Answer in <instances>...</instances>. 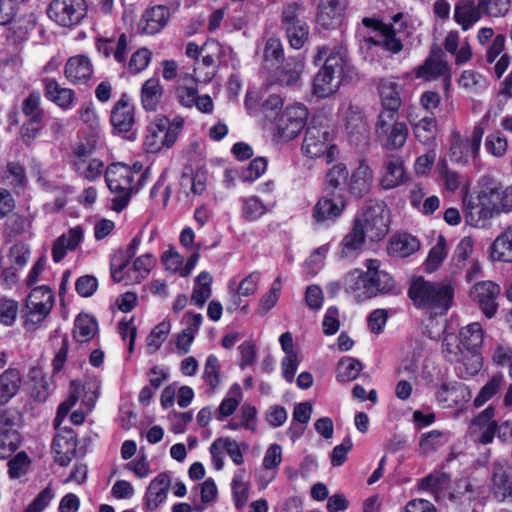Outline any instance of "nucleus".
Wrapping results in <instances>:
<instances>
[{
    "instance_id": "1",
    "label": "nucleus",
    "mask_w": 512,
    "mask_h": 512,
    "mask_svg": "<svg viewBox=\"0 0 512 512\" xmlns=\"http://www.w3.org/2000/svg\"><path fill=\"white\" fill-rule=\"evenodd\" d=\"M365 267L366 272L350 274L345 278V292L356 303L398 293L396 281L387 271L381 269V262L378 259L366 260Z\"/></svg>"
},
{
    "instance_id": "2",
    "label": "nucleus",
    "mask_w": 512,
    "mask_h": 512,
    "mask_svg": "<svg viewBox=\"0 0 512 512\" xmlns=\"http://www.w3.org/2000/svg\"><path fill=\"white\" fill-rule=\"evenodd\" d=\"M408 295L416 307L443 314L451 306L454 288L448 283L430 282L417 277L411 282Z\"/></svg>"
},
{
    "instance_id": "3",
    "label": "nucleus",
    "mask_w": 512,
    "mask_h": 512,
    "mask_svg": "<svg viewBox=\"0 0 512 512\" xmlns=\"http://www.w3.org/2000/svg\"><path fill=\"white\" fill-rule=\"evenodd\" d=\"M325 59L322 69L313 80V93L319 98H325L334 94L342 81L348 62L344 55L332 52L328 47L318 49L314 62Z\"/></svg>"
},
{
    "instance_id": "4",
    "label": "nucleus",
    "mask_w": 512,
    "mask_h": 512,
    "mask_svg": "<svg viewBox=\"0 0 512 512\" xmlns=\"http://www.w3.org/2000/svg\"><path fill=\"white\" fill-rule=\"evenodd\" d=\"M330 121L322 115L314 116L307 126L302 151L310 158L324 157L327 163L335 158V146L330 144L332 136Z\"/></svg>"
},
{
    "instance_id": "5",
    "label": "nucleus",
    "mask_w": 512,
    "mask_h": 512,
    "mask_svg": "<svg viewBox=\"0 0 512 512\" xmlns=\"http://www.w3.org/2000/svg\"><path fill=\"white\" fill-rule=\"evenodd\" d=\"M354 220L371 242L381 241L389 231L390 213L382 201H369Z\"/></svg>"
},
{
    "instance_id": "6",
    "label": "nucleus",
    "mask_w": 512,
    "mask_h": 512,
    "mask_svg": "<svg viewBox=\"0 0 512 512\" xmlns=\"http://www.w3.org/2000/svg\"><path fill=\"white\" fill-rule=\"evenodd\" d=\"M54 306V293L48 286L34 288L28 295L23 310L24 328L34 331L40 327Z\"/></svg>"
},
{
    "instance_id": "7",
    "label": "nucleus",
    "mask_w": 512,
    "mask_h": 512,
    "mask_svg": "<svg viewBox=\"0 0 512 512\" xmlns=\"http://www.w3.org/2000/svg\"><path fill=\"white\" fill-rule=\"evenodd\" d=\"M183 127L182 119L170 122L164 115H158L148 127L145 146L148 152L155 153L163 147L170 148L176 141Z\"/></svg>"
},
{
    "instance_id": "8",
    "label": "nucleus",
    "mask_w": 512,
    "mask_h": 512,
    "mask_svg": "<svg viewBox=\"0 0 512 512\" xmlns=\"http://www.w3.org/2000/svg\"><path fill=\"white\" fill-rule=\"evenodd\" d=\"M134 173L128 165L114 163L108 166L105 179L110 191L117 196L113 199L114 209L121 211L130 200Z\"/></svg>"
},
{
    "instance_id": "9",
    "label": "nucleus",
    "mask_w": 512,
    "mask_h": 512,
    "mask_svg": "<svg viewBox=\"0 0 512 512\" xmlns=\"http://www.w3.org/2000/svg\"><path fill=\"white\" fill-rule=\"evenodd\" d=\"M458 341L467 353L465 371L461 372L462 377L474 376L482 367V357L479 349L483 343V330L478 322H473L459 332Z\"/></svg>"
},
{
    "instance_id": "10",
    "label": "nucleus",
    "mask_w": 512,
    "mask_h": 512,
    "mask_svg": "<svg viewBox=\"0 0 512 512\" xmlns=\"http://www.w3.org/2000/svg\"><path fill=\"white\" fill-rule=\"evenodd\" d=\"M485 129L486 121L483 120L474 126L469 139L463 138L459 131H453L450 140V160L455 163L464 164L470 156L477 157Z\"/></svg>"
},
{
    "instance_id": "11",
    "label": "nucleus",
    "mask_w": 512,
    "mask_h": 512,
    "mask_svg": "<svg viewBox=\"0 0 512 512\" xmlns=\"http://www.w3.org/2000/svg\"><path fill=\"white\" fill-rule=\"evenodd\" d=\"M47 14L59 26L72 27L86 16L87 4L85 0H52Z\"/></svg>"
},
{
    "instance_id": "12",
    "label": "nucleus",
    "mask_w": 512,
    "mask_h": 512,
    "mask_svg": "<svg viewBox=\"0 0 512 512\" xmlns=\"http://www.w3.org/2000/svg\"><path fill=\"white\" fill-rule=\"evenodd\" d=\"M307 117L308 110L303 104L286 107L275 120L277 136L284 141L294 139L303 129Z\"/></svg>"
},
{
    "instance_id": "13",
    "label": "nucleus",
    "mask_w": 512,
    "mask_h": 512,
    "mask_svg": "<svg viewBox=\"0 0 512 512\" xmlns=\"http://www.w3.org/2000/svg\"><path fill=\"white\" fill-rule=\"evenodd\" d=\"M347 204V196L323 192L312 209V218L318 225L329 226L341 217Z\"/></svg>"
},
{
    "instance_id": "14",
    "label": "nucleus",
    "mask_w": 512,
    "mask_h": 512,
    "mask_svg": "<svg viewBox=\"0 0 512 512\" xmlns=\"http://www.w3.org/2000/svg\"><path fill=\"white\" fill-rule=\"evenodd\" d=\"M110 122L117 133L127 134L129 140L135 139V107L126 93L115 102L111 110Z\"/></svg>"
},
{
    "instance_id": "15",
    "label": "nucleus",
    "mask_w": 512,
    "mask_h": 512,
    "mask_svg": "<svg viewBox=\"0 0 512 512\" xmlns=\"http://www.w3.org/2000/svg\"><path fill=\"white\" fill-rule=\"evenodd\" d=\"M499 294V285L492 281H480L472 287L470 298L478 304L486 317L492 318L498 308L496 300Z\"/></svg>"
},
{
    "instance_id": "16",
    "label": "nucleus",
    "mask_w": 512,
    "mask_h": 512,
    "mask_svg": "<svg viewBox=\"0 0 512 512\" xmlns=\"http://www.w3.org/2000/svg\"><path fill=\"white\" fill-rule=\"evenodd\" d=\"M420 487L430 492L436 501L449 499L455 501L457 496L452 489L451 477L448 473L435 471L421 479Z\"/></svg>"
},
{
    "instance_id": "17",
    "label": "nucleus",
    "mask_w": 512,
    "mask_h": 512,
    "mask_svg": "<svg viewBox=\"0 0 512 512\" xmlns=\"http://www.w3.org/2000/svg\"><path fill=\"white\" fill-rule=\"evenodd\" d=\"M380 184L388 190L401 185L405 181L403 159L398 155H387L380 169Z\"/></svg>"
},
{
    "instance_id": "18",
    "label": "nucleus",
    "mask_w": 512,
    "mask_h": 512,
    "mask_svg": "<svg viewBox=\"0 0 512 512\" xmlns=\"http://www.w3.org/2000/svg\"><path fill=\"white\" fill-rule=\"evenodd\" d=\"M436 398L444 407L453 408L468 402L471 398V392L468 386L462 382H445L439 387Z\"/></svg>"
},
{
    "instance_id": "19",
    "label": "nucleus",
    "mask_w": 512,
    "mask_h": 512,
    "mask_svg": "<svg viewBox=\"0 0 512 512\" xmlns=\"http://www.w3.org/2000/svg\"><path fill=\"white\" fill-rule=\"evenodd\" d=\"M344 6L339 0H320L316 22L323 29H336L342 24Z\"/></svg>"
},
{
    "instance_id": "20",
    "label": "nucleus",
    "mask_w": 512,
    "mask_h": 512,
    "mask_svg": "<svg viewBox=\"0 0 512 512\" xmlns=\"http://www.w3.org/2000/svg\"><path fill=\"white\" fill-rule=\"evenodd\" d=\"M454 20L467 31L483 17L482 8L478 0H458L454 6Z\"/></svg>"
},
{
    "instance_id": "21",
    "label": "nucleus",
    "mask_w": 512,
    "mask_h": 512,
    "mask_svg": "<svg viewBox=\"0 0 512 512\" xmlns=\"http://www.w3.org/2000/svg\"><path fill=\"white\" fill-rule=\"evenodd\" d=\"M493 493L504 501L512 498V468L507 463L495 462L492 465Z\"/></svg>"
},
{
    "instance_id": "22",
    "label": "nucleus",
    "mask_w": 512,
    "mask_h": 512,
    "mask_svg": "<svg viewBox=\"0 0 512 512\" xmlns=\"http://www.w3.org/2000/svg\"><path fill=\"white\" fill-rule=\"evenodd\" d=\"M92 73L91 61L85 55L70 57L65 64V77L72 84L86 83L91 78Z\"/></svg>"
},
{
    "instance_id": "23",
    "label": "nucleus",
    "mask_w": 512,
    "mask_h": 512,
    "mask_svg": "<svg viewBox=\"0 0 512 512\" xmlns=\"http://www.w3.org/2000/svg\"><path fill=\"white\" fill-rule=\"evenodd\" d=\"M494 409L488 407L475 417L470 424L473 433L478 434V441L484 445L493 441L497 434V423L493 420Z\"/></svg>"
},
{
    "instance_id": "24",
    "label": "nucleus",
    "mask_w": 512,
    "mask_h": 512,
    "mask_svg": "<svg viewBox=\"0 0 512 512\" xmlns=\"http://www.w3.org/2000/svg\"><path fill=\"white\" fill-rule=\"evenodd\" d=\"M505 43L506 38L503 34L496 35L488 47L484 57L486 64H492L500 56L494 66V73L498 79L506 72L511 62L510 56L507 53H503Z\"/></svg>"
},
{
    "instance_id": "25",
    "label": "nucleus",
    "mask_w": 512,
    "mask_h": 512,
    "mask_svg": "<svg viewBox=\"0 0 512 512\" xmlns=\"http://www.w3.org/2000/svg\"><path fill=\"white\" fill-rule=\"evenodd\" d=\"M496 214V211L489 200L484 198V189L479 195V202L476 204L470 203L467 206L465 215L466 223L473 227H484L486 221L491 219Z\"/></svg>"
},
{
    "instance_id": "26",
    "label": "nucleus",
    "mask_w": 512,
    "mask_h": 512,
    "mask_svg": "<svg viewBox=\"0 0 512 512\" xmlns=\"http://www.w3.org/2000/svg\"><path fill=\"white\" fill-rule=\"evenodd\" d=\"M171 479L167 473L158 474L149 484L145 493V503L148 509L154 510L167 498Z\"/></svg>"
},
{
    "instance_id": "27",
    "label": "nucleus",
    "mask_w": 512,
    "mask_h": 512,
    "mask_svg": "<svg viewBox=\"0 0 512 512\" xmlns=\"http://www.w3.org/2000/svg\"><path fill=\"white\" fill-rule=\"evenodd\" d=\"M83 241V229L80 226L71 228L66 234L59 236L52 247V258L54 262H60L67 251L75 250Z\"/></svg>"
},
{
    "instance_id": "28",
    "label": "nucleus",
    "mask_w": 512,
    "mask_h": 512,
    "mask_svg": "<svg viewBox=\"0 0 512 512\" xmlns=\"http://www.w3.org/2000/svg\"><path fill=\"white\" fill-rule=\"evenodd\" d=\"M484 198L490 201L496 214L512 210V186L503 187L492 182L484 188Z\"/></svg>"
},
{
    "instance_id": "29",
    "label": "nucleus",
    "mask_w": 512,
    "mask_h": 512,
    "mask_svg": "<svg viewBox=\"0 0 512 512\" xmlns=\"http://www.w3.org/2000/svg\"><path fill=\"white\" fill-rule=\"evenodd\" d=\"M372 180V169L365 162H360L352 175L348 176L347 186L349 192L357 197L364 196L369 192Z\"/></svg>"
},
{
    "instance_id": "30",
    "label": "nucleus",
    "mask_w": 512,
    "mask_h": 512,
    "mask_svg": "<svg viewBox=\"0 0 512 512\" xmlns=\"http://www.w3.org/2000/svg\"><path fill=\"white\" fill-rule=\"evenodd\" d=\"M43 85L48 100L65 110L73 106L75 94L72 89L61 87L53 78L43 79Z\"/></svg>"
},
{
    "instance_id": "31",
    "label": "nucleus",
    "mask_w": 512,
    "mask_h": 512,
    "mask_svg": "<svg viewBox=\"0 0 512 512\" xmlns=\"http://www.w3.org/2000/svg\"><path fill=\"white\" fill-rule=\"evenodd\" d=\"M169 9L165 6H155L145 11L140 22L139 29L145 34L159 32L167 23Z\"/></svg>"
},
{
    "instance_id": "32",
    "label": "nucleus",
    "mask_w": 512,
    "mask_h": 512,
    "mask_svg": "<svg viewBox=\"0 0 512 512\" xmlns=\"http://www.w3.org/2000/svg\"><path fill=\"white\" fill-rule=\"evenodd\" d=\"M304 70V61L300 57H288L276 70V80L281 85H295Z\"/></svg>"
},
{
    "instance_id": "33",
    "label": "nucleus",
    "mask_w": 512,
    "mask_h": 512,
    "mask_svg": "<svg viewBox=\"0 0 512 512\" xmlns=\"http://www.w3.org/2000/svg\"><path fill=\"white\" fill-rule=\"evenodd\" d=\"M348 182V169L346 165L338 163L329 169L323 192L337 195H346V186Z\"/></svg>"
},
{
    "instance_id": "34",
    "label": "nucleus",
    "mask_w": 512,
    "mask_h": 512,
    "mask_svg": "<svg viewBox=\"0 0 512 512\" xmlns=\"http://www.w3.org/2000/svg\"><path fill=\"white\" fill-rule=\"evenodd\" d=\"M385 130L383 133L376 134L385 149L398 150L405 145L409 130L404 122L394 123L392 127Z\"/></svg>"
},
{
    "instance_id": "35",
    "label": "nucleus",
    "mask_w": 512,
    "mask_h": 512,
    "mask_svg": "<svg viewBox=\"0 0 512 512\" xmlns=\"http://www.w3.org/2000/svg\"><path fill=\"white\" fill-rule=\"evenodd\" d=\"M412 125L415 137L422 144H431L437 136L438 128L436 118L433 116H424L416 121L411 114L408 116Z\"/></svg>"
},
{
    "instance_id": "36",
    "label": "nucleus",
    "mask_w": 512,
    "mask_h": 512,
    "mask_svg": "<svg viewBox=\"0 0 512 512\" xmlns=\"http://www.w3.org/2000/svg\"><path fill=\"white\" fill-rule=\"evenodd\" d=\"M448 72V66L440 55L431 54L423 64L415 68V77L425 81L435 80Z\"/></svg>"
},
{
    "instance_id": "37",
    "label": "nucleus",
    "mask_w": 512,
    "mask_h": 512,
    "mask_svg": "<svg viewBox=\"0 0 512 512\" xmlns=\"http://www.w3.org/2000/svg\"><path fill=\"white\" fill-rule=\"evenodd\" d=\"M127 36L122 33L118 39L113 38H99L97 40V49L105 57L114 56L118 62L125 61L127 52Z\"/></svg>"
},
{
    "instance_id": "38",
    "label": "nucleus",
    "mask_w": 512,
    "mask_h": 512,
    "mask_svg": "<svg viewBox=\"0 0 512 512\" xmlns=\"http://www.w3.org/2000/svg\"><path fill=\"white\" fill-rule=\"evenodd\" d=\"M163 96V89L157 78L146 80L141 87V104L146 111H156Z\"/></svg>"
},
{
    "instance_id": "39",
    "label": "nucleus",
    "mask_w": 512,
    "mask_h": 512,
    "mask_svg": "<svg viewBox=\"0 0 512 512\" xmlns=\"http://www.w3.org/2000/svg\"><path fill=\"white\" fill-rule=\"evenodd\" d=\"M420 248L419 240L410 234H398L391 238L388 251L391 255L405 258Z\"/></svg>"
},
{
    "instance_id": "40",
    "label": "nucleus",
    "mask_w": 512,
    "mask_h": 512,
    "mask_svg": "<svg viewBox=\"0 0 512 512\" xmlns=\"http://www.w3.org/2000/svg\"><path fill=\"white\" fill-rule=\"evenodd\" d=\"M76 440L73 436L57 435L52 444L55 461L61 466H67L76 453Z\"/></svg>"
},
{
    "instance_id": "41",
    "label": "nucleus",
    "mask_w": 512,
    "mask_h": 512,
    "mask_svg": "<svg viewBox=\"0 0 512 512\" xmlns=\"http://www.w3.org/2000/svg\"><path fill=\"white\" fill-rule=\"evenodd\" d=\"M20 385L21 376L17 369H7L0 375V406L16 395Z\"/></svg>"
},
{
    "instance_id": "42",
    "label": "nucleus",
    "mask_w": 512,
    "mask_h": 512,
    "mask_svg": "<svg viewBox=\"0 0 512 512\" xmlns=\"http://www.w3.org/2000/svg\"><path fill=\"white\" fill-rule=\"evenodd\" d=\"M491 256L494 260L512 262V225L494 240Z\"/></svg>"
},
{
    "instance_id": "43",
    "label": "nucleus",
    "mask_w": 512,
    "mask_h": 512,
    "mask_svg": "<svg viewBox=\"0 0 512 512\" xmlns=\"http://www.w3.org/2000/svg\"><path fill=\"white\" fill-rule=\"evenodd\" d=\"M403 18L404 16L402 13L394 15L393 24L388 26L389 30L383 31L381 34L384 37L383 46L392 53H399L403 48L401 40L396 37V34L401 32L407 26L406 22L403 21Z\"/></svg>"
},
{
    "instance_id": "44",
    "label": "nucleus",
    "mask_w": 512,
    "mask_h": 512,
    "mask_svg": "<svg viewBox=\"0 0 512 512\" xmlns=\"http://www.w3.org/2000/svg\"><path fill=\"white\" fill-rule=\"evenodd\" d=\"M442 354L450 363H458L465 368L467 353L454 334H448L442 342Z\"/></svg>"
},
{
    "instance_id": "45",
    "label": "nucleus",
    "mask_w": 512,
    "mask_h": 512,
    "mask_svg": "<svg viewBox=\"0 0 512 512\" xmlns=\"http://www.w3.org/2000/svg\"><path fill=\"white\" fill-rule=\"evenodd\" d=\"M274 204V201L263 202L257 196L244 198L242 200V215L248 221H255L269 212Z\"/></svg>"
},
{
    "instance_id": "46",
    "label": "nucleus",
    "mask_w": 512,
    "mask_h": 512,
    "mask_svg": "<svg viewBox=\"0 0 512 512\" xmlns=\"http://www.w3.org/2000/svg\"><path fill=\"white\" fill-rule=\"evenodd\" d=\"M198 96L197 80L190 74L181 77L176 88V97L181 105L187 108L193 107V102Z\"/></svg>"
},
{
    "instance_id": "47",
    "label": "nucleus",
    "mask_w": 512,
    "mask_h": 512,
    "mask_svg": "<svg viewBox=\"0 0 512 512\" xmlns=\"http://www.w3.org/2000/svg\"><path fill=\"white\" fill-rule=\"evenodd\" d=\"M155 262L156 259L149 253L135 259L132 267L126 272L127 281L130 283H140L149 275Z\"/></svg>"
},
{
    "instance_id": "48",
    "label": "nucleus",
    "mask_w": 512,
    "mask_h": 512,
    "mask_svg": "<svg viewBox=\"0 0 512 512\" xmlns=\"http://www.w3.org/2000/svg\"><path fill=\"white\" fill-rule=\"evenodd\" d=\"M206 175L203 171H190L184 172L180 179V187L183 193L189 196L190 193L193 195H200L206 188Z\"/></svg>"
},
{
    "instance_id": "49",
    "label": "nucleus",
    "mask_w": 512,
    "mask_h": 512,
    "mask_svg": "<svg viewBox=\"0 0 512 512\" xmlns=\"http://www.w3.org/2000/svg\"><path fill=\"white\" fill-rule=\"evenodd\" d=\"M213 282L212 276L208 272H201L193 287L191 301L196 306L202 307L212 294L211 285Z\"/></svg>"
},
{
    "instance_id": "50",
    "label": "nucleus",
    "mask_w": 512,
    "mask_h": 512,
    "mask_svg": "<svg viewBox=\"0 0 512 512\" xmlns=\"http://www.w3.org/2000/svg\"><path fill=\"white\" fill-rule=\"evenodd\" d=\"M378 91L381 100V107H401V97L398 90V84L391 79H381L378 85Z\"/></svg>"
},
{
    "instance_id": "51",
    "label": "nucleus",
    "mask_w": 512,
    "mask_h": 512,
    "mask_svg": "<svg viewBox=\"0 0 512 512\" xmlns=\"http://www.w3.org/2000/svg\"><path fill=\"white\" fill-rule=\"evenodd\" d=\"M217 448L226 451L236 465H242L244 462L243 453L249 449V446L244 442L240 443L230 438H218L213 442V450Z\"/></svg>"
},
{
    "instance_id": "52",
    "label": "nucleus",
    "mask_w": 512,
    "mask_h": 512,
    "mask_svg": "<svg viewBox=\"0 0 512 512\" xmlns=\"http://www.w3.org/2000/svg\"><path fill=\"white\" fill-rule=\"evenodd\" d=\"M21 110L29 119L30 123H40L44 118V110L41 108L40 93L38 91L29 93L22 101Z\"/></svg>"
},
{
    "instance_id": "53",
    "label": "nucleus",
    "mask_w": 512,
    "mask_h": 512,
    "mask_svg": "<svg viewBox=\"0 0 512 512\" xmlns=\"http://www.w3.org/2000/svg\"><path fill=\"white\" fill-rule=\"evenodd\" d=\"M97 330V322L87 314H80L75 319L73 336L80 343L91 340Z\"/></svg>"
},
{
    "instance_id": "54",
    "label": "nucleus",
    "mask_w": 512,
    "mask_h": 512,
    "mask_svg": "<svg viewBox=\"0 0 512 512\" xmlns=\"http://www.w3.org/2000/svg\"><path fill=\"white\" fill-rule=\"evenodd\" d=\"M245 470L241 469L235 472L231 488L235 506L241 510L247 503L249 498V483L244 481Z\"/></svg>"
},
{
    "instance_id": "55",
    "label": "nucleus",
    "mask_w": 512,
    "mask_h": 512,
    "mask_svg": "<svg viewBox=\"0 0 512 512\" xmlns=\"http://www.w3.org/2000/svg\"><path fill=\"white\" fill-rule=\"evenodd\" d=\"M447 442L448 437L446 433L439 430H432L421 436L419 447L423 454H431L444 446Z\"/></svg>"
},
{
    "instance_id": "56",
    "label": "nucleus",
    "mask_w": 512,
    "mask_h": 512,
    "mask_svg": "<svg viewBox=\"0 0 512 512\" xmlns=\"http://www.w3.org/2000/svg\"><path fill=\"white\" fill-rule=\"evenodd\" d=\"M447 256L446 240L440 235L436 244L430 249L425 261V270L427 272L436 271Z\"/></svg>"
},
{
    "instance_id": "57",
    "label": "nucleus",
    "mask_w": 512,
    "mask_h": 512,
    "mask_svg": "<svg viewBox=\"0 0 512 512\" xmlns=\"http://www.w3.org/2000/svg\"><path fill=\"white\" fill-rule=\"evenodd\" d=\"M290 46L300 49L304 46L309 36V26L306 21L299 22L283 28Z\"/></svg>"
},
{
    "instance_id": "58",
    "label": "nucleus",
    "mask_w": 512,
    "mask_h": 512,
    "mask_svg": "<svg viewBox=\"0 0 512 512\" xmlns=\"http://www.w3.org/2000/svg\"><path fill=\"white\" fill-rule=\"evenodd\" d=\"M504 385V377L502 374L494 375L479 391L474 399L476 407L483 406L494 395H496Z\"/></svg>"
},
{
    "instance_id": "59",
    "label": "nucleus",
    "mask_w": 512,
    "mask_h": 512,
    "mask_svg": "<svg viewBox=\"0 0 512 512\" xmlns=\"http://www.w3.org/2000/svg\"><path fill=\"white\" fill-rule=\"evenodd\" d=\"M82 391V386L80 381L73 380L70 383V390L67 399L60 404L57 410V415L55 418V425L58 426L63 418L69 413L71 408L77 403L79 400L80 394Z\"/></svg>"
},
{
    "instance_id": "60",
    "label": "nucleus",
    "mask_w": 512,
    "mask_h": 512,
    "mask_svg": "<svg viewBox=\"0 0 512 512\" xmlns=\"http://www.w3.org/2000/svg\"><path fill=\"white\" fill-rule=\"evenodd\" d=\"M362 370V364L354 358H343L337 365V378L341 382H349L356 379Z\"/></svg>"
},
{
    "instance_id": "61",
    "label": "nucleus",
    "mask_w": 512,
    "mask_h": 512,
    "mask_svg": "<svg viewBox=\"0 0 512 512\" xmlns=\"http://www.w3.org/2000/svg\"><path fill=\"white\" fill-rule=\"evenodd\" d=\"M367 238L366 234L360 227V224L353 221V227L351 231L345 235L342 240L341 246L343 252H354L360 249L365 243V239Z\"/></svg>"
},
{
    "instance_id": "62",
    "label": "nucleus",
    "mask_w": 512,
    "mask_h": 512,
    "mask_svg": "<svg viewBox=\"0 0 512 512\" xmlns=\"http://www.w3.org/2000/svg\"><path fill=\"white\" fill-rule=\"evenodd\" d=\"M284 54L283 45L278 38L270 37L264 46L263 61L267 68L273 67Z\"/></svg>"
},
{
    "instance_id": "63",
    "label": "nucleus",
    "mask_w": 512,
    "mask_h": 512,
    "mask_svg": "<svg viewBox=\"0 0 512 512\" xmlns=\"http://www.w3.org/2000/svg\"><path fill=\"white\" fill-rule=\"evenodd\" d=\"M170 330V323L165 321L159 323L157 326L154 327V329L147 337L148 353L153 354L161 347L162 343L165 341L166 337L170 333Z\"/></svg>"
},
{
    "instance_id": "64",
    "label": "nucleus",
    "mask_w": 512,
    "mask_h": 512,
    "mask_svg": "<svg viewBox=\"0 0 512 512\" xmlns=\"http://www.w3.org/2000/svg\"><path fill=\"white\" fill-rule=\"evenodd\" d=\"M20 445V435L15 430L0 433V459L10 457Z\"/></svg>"
}]
</instances>
